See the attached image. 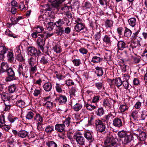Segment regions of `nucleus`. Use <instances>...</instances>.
<instances>
[{
    "label": "nucleus",
    "instance_id": "nucleus-18",
    "mask_svg": "<svg viewBox=\"0 0 147 147\" xmlns=\"http://www.w3.org/2000/svg\"><path fill=\"white\" fill-rule=\"evenodd\" d=\"M93 133L90 132H86L84 134V136L90 142H92L94 138L93 136Z\"/></svg>",
    "mask_w": 147,
    "mask_h": 147
},
{
    "label": "nucleus",
    "instance_id": "nucleus-28",
    "mask_svg": "<svg viewBox=\"0 0 147 147\" xmlns=\"http://www.w3.org/2000/svg\"><path fill=\"white\" fill-rule=\"evenodd\" d=\"M140 140L141 141H144L146 138L147 135L145 132H141L140 134H137Z\"/></svg>",
    "mask_w": 147,
    "mask_h": 147
},
{
    "label": "nucleus",
    "instance_id": "nucleus-58",
    "mask_svg": "<svg viewBox=\"0 0 147 147\" xmlns=\"http://www.w3.org/2000/svg\"><path fill=\"white\" fill-rule=\"evenodd\" d=\"M35 28L36 29V30H35V32H36L38 34L42 32L44 30V28L42 27L38 26H37L36 27H35Z\"/></svg>",
    "mask_w": 147,
    "mask_h": 147
},
{
    "label": "nucleus",
    "instance_id": "nucleus-39",
    "mask_svg": "<svg viewBox=\"0 0 147 147\" xmlns=\"http://www.w3.org/2000/svg\"><path fill=\"white\" fill-rule=\"evenodd\" d=\"M7 118L8 120L11 123L14 122L16 120L18 119V118L17 117H15L10 114L8 115Z\"/></svg>",
    "mask_w": 147,
    "mask_h": 147
},
{
    "label": "nucleus",
    "instance_id": "nucleus-48",
    "mask_svg": "<svg viewBox=\"0 0 147 147\" xmlns=\"http://www.w3.org/2000/svg\"><path fill=\"white\" fill-rule=\"evenodd\" d=\"M64 23L63 19H59L55 23L57 27H62V26Z\"/></svg>",
    "mask_w": 147,
    "mask_h": 147
},
{
    "label": "nucleus",
    "instance_id": "nucleus-8",
    "mask_svg": "<svg viewBox=\"0 0 147 147\" xmlns=\"http://www.w3.org/2000/svg\"><path fill=\"white\" fill-rule=\"evenodd\" d=\"M45 40H46L45 39L41 38L40 37H38V38L37 40V42L38 45V47L42 51L44 49L43 46L45 44Z\"/></svg>",
    "mask_w": 147,
    "mask_h": 147
},
{
    "label": "nucleus",
    "instance_id": "nucleus-44",
    "mask_svg": "<svg viewBox=\"0 0 147 147\" xmlns=\"http://www.w3.org/2000/svg\"><path fill=\"white\" fill-rule=\"evenodd\" d=\"M16 88V84H13L9 86L8 90L9 93H13L15 91Z\"/></svg>",
    "mask_w": 147,
    "mask_h": 147
},
{
    "label": "nucleus",
    "instance_id": "nucleus-22",
    "mask_svg": "<svg viewBox=\"0 0 147 147\" xmlns=\"http://www.w3.org/2000/svg\"><path fill=\"white\" fill-rule=\"evenodd\" d=\"M93 3L92 0H89L85 3L84 8L86 9H90L92 7V4Z\"/></svg>",
    "mask_w": 147,
    "mask_h": 147
},
{
    "label": "nucleus",
    "instance_id": "nucleus-47",
    "mask_svg": "<svg viewBox=\"0 0 147 147\" xmlns=\"http://www.w3.org/2000/svg\"><path fill=\"white\" fill-rule=\"evenodd\" d=\"M146 111L143 110L142 111L141 118L142 120H146L147 121V114L146 113Z\"/></svg>",
    "mask_w": 147,
    "mask_h": 147
},
{
    "label": "nucleus",
    "instance_id": "nucleus-35",
    "mask_svg": "<svg viewBox=\"0 0 147 147\" xmlns=\"http://www.w3.org/2000/svg\"><path fill=\"white\" fill-rule=\"evenodd\" d=\"M54 130V127L52 125H48L45 129V131L47 133H50Z\"/></svg>",
    "mask_w": 147,
    "mask_h": 147
},
{
    "label": "nucleus",
    "instance_id": "nucleus-16",
    "mask_svg": "<svg viewBox=\"0 0 147 147\" xmlns=\"http://www.w3.org/2000/svg\"><path fill=\"white\" fill-rule=\"evenodd\" d=\"M85 28L84 25L82 23L77 24L75 26V29L77 32H80L82 30L84 29Z\"/></svg>",
    "mask_w": 147,
    "mask_h": 147
},
{
    "label": "nucleus",
    "instance_id": "nucleus-19",
    "mask_svg": "<svg viewBox=\"0 0 147 147\" xmlns=\"http://www.w3.org/2000/svg\"><path fill=\"white\" fill-rule=\"evenodd\" d=\"M96 71L95 73L98 77L102 76L103 74V71L102 67L97 66L95 67Z\"/></svg>",
    "mask_w": 147,
    "mask_h": 147
},
{
    "label": "nucleus",
    "instance_id": "nucleus-63",
    "mask_svg": "<svg viewBox=\"0 0 147 147\" xmlns=\"http://www.w3.org/2000/svg\"><path fill=\"white\" fill-rule=\"evenodd\" d=\"M72 62L74 65L76 66H79L80 63V60L79 59H75L72 61Z\"/></svg>",
    "mask_w": 147,
    "mask_h": 147
},
{
    "label": "nucleus",
    "instance_id": "nucleus-13",
    "mask_svg": "<svg viewBox=\"0 0 147 147\" xmlns=\"http://www.w3.org/2000/svg\"><path fill=\"white\" fill-rule=\"evenodd\" d=\"M132 136L131 135H127L123 138L122 140V143L124 145L127 144L131 142L132 140Z\"/></svg>",
    "mask_w": 147,
    "mask_h": 147
},
{
    "label": "nucleus",
    "instance_id": "nucleus-38",
    "mask_svg": "<svg viewBox=\"0 0 147 147\" xmlns=\"http://www.w3.org/2000/svg\"><path fill=\"white\" fill-rule=\"evenodd\" d=\"M82 107L81 104L77 103L74 106L73 108L74 111H78L82 109Z\"/></svg>",
    "mask_w": 147,
    "mask_h": 147
},
{
    "label": "nucleus",
    "instance_id": "nucleus-11",
    "mask_svg": "<svg viewBox=\"0 0 147 147\" xmlns=\"http://www.w3.org/2000/svg\"><path fill=\"white\" fill-rule=\"evenodd\" d=\"M113 124L114 126L119 128L122 126V123L121 119L117 118H115L113 119Z\"/></svg>",
    "mask_w": 147,
    "mask_h": 147
},
{
    "label": "nucleus",
    "instance_id": "nucleus-55",
    "mask_svg": "<svg viewBox=\"0 0 147 147\" xmlns=\"http://www.w3.org/2000/svg\"><path fill=\"white\" fill-rule=\"evenodd\" d=\"M16 59L20 62H23L25 60L21 54H17Z\"/></svg>",
    "mask_w": 147,
    "mask_h": 147
},
{
    "label": "nucleus",
    "instance_id": "nucleus-52",
    "mask_svg": "<svg viewBox=\"0 0 147 147\" xmlns=\"http://www.w3.org/2000/svg\"><path fill=\"white\" fill-rule=\"evenodd\" d=\"M113 24V22L111 20H107L105 22V26L107 28L111 27Z\"/></svg>",
    "mask_w": 147,
    "mask_h": 147
},
{
    "label": "nucleus",
    "instance_id": "nucleus-45",
    "mask_svg": "<svg viewBox=\"0 0 147 147\" xmlns=\"http://www.w3.org/2000/svg\"><path fill=\"white\" fill-rule=\"evenodd\" d=\"M16 104L17 106L20 107H24L25 106V102L22 100L18 101L16 102Z\"/></svg>",
    "mask_w": 147,
    "mask_h": 147
},
{
    "label": "nucleus",
    "instance_id": "nucleus-21",
    "mask_svg": "<svg viewBox=\"0 0 147 147\" xmlns=\"http://www.w3.org/2000/svg\"><path fill=\"white\" fill-rule=\"evenodd\" d=\"M36 57H32L28 59V63L30 66H34L37 64L36 61Z\"/></svg>",
    "mask_w": 147,
    "mask_h": 147
},
{
    "label": "nucleus",
    "instance_id": "nucleus-24",
    "mask_svg": "<svg viewBox=\"0 0 147 147\" xmlns=\"http://www.w3.org/2000/svg\"><path fill=\"white\" fill-rule=\"evenodd\" d=\"M46 145L48 147H57V145L54 141L48 140L46 143Z\"/></svg>",
    "mask_w": 147,
    "mask_h": 147
},
{
    "label": "nucleus",
    "instance_id": "nucleus-6",
    "mask_svg": "<svg viewBox=\"0 0 147 147\" xmlns=\"http://www.w3.org/2000/svg\"><path fill=\"white\" fill-rule=\"evenodd\" d=\"M8 48L5 46H0V59H3L5 58L4 55L8 51Z\"/></svg>",
    "mask_w": 147,
    "mask_h": 147
},
{
    "label": "nucleus",
    "instance_id": "nucleus-40",
    "mask_svg": "<svg viewBox=\"0 0 147 147\" xmlns=\"http://www.w3.org/2000/svg\"><path fill=\"white\" fill-rule=\"evenodd\" d=\"M96 22V21L95 20H91L89 21V25L90 26L92 27L93 29L96 28L97 25Z\"/></svg>",
    "mask_w": 147,
    "mask_h": 147
},
{
    "label": "nucleus",
    "instance_id": "nucleus-50",
    "mask_svg": "<svg viewBox=\"0 0 147 147\" xmlns=\"http://www.w3.org/2000/svg\"><path fill=\"white\" fill-rule=\"evenodd\" d=\"M85 107L87 109L92 111L95 109L96 107L92 105L87 104L85 105Z\"/></svg>",
    "mask_w": 147,
    "mask_h": 147
},
{
    "label": "nucleus",
    "instance_id": "nucleus-2",
    "mask_svg": "<svg viewBox=\"0 0 147 147\" xmlns=\"http://www.w3.org/2000/svg\"><path fill=\"white\" fill-rule=\"evenodd\" d=\"M28 54L33 57H36L37 60L40 58L42 54L39 50H37L34 47H29L28 48Z\"/></svg>",
    "mask_w": 147,
    "mask_h": 147
},
{
    "label": "nucleus",
    "instance_id": "nucleus-1",
    "mask_svg": "<svg viewBox=\"0 0 147 147\" xmlns=\"http://www.w3.org/2000/svg\"><path fill=\"white\" fill-rule=\"evenodd\" d=\"M117 139L111 135L107 137L104 142L105 147H117L119 146Z\"/></svg>",
    "mask_w": 147,
    "mask_h": 147
},
{
    "label": "nucleus",
    "instance_id": "nucleus-56",
    "mask_svg": "<svg viewBox=\"0 0 147 147\" xmlns=\"http://www.w3.org/2000/svg\"><path fill=\"white\" fill-rule=\"evenodd\" d=\"M70 6H66L62 7L61 9L65 13H66L67 12H69V10L70 9H71Z\"/></svg>",
    "mask_w": 147,
    "mask_h": 147
},
{
    "label": "nucleus",
    "instance_id": "nucleus-3",
    "mask_svg": "<svg viewBox=\"0 0 147 147\" xmlns=\"http://www.w3.org/2000/svg\"><path fill=\"white\" fill-rule=\"evenodd\" d=\"M74 139H75L78 144L83 146L85 145V139L82 136L80 133L77 132L74 135Z\"/></svg>",
    "mask_w": 147,
    "mask_h": 147
},
{
    "label": "nucleus",
    "instance_id": "nucleus-10",
    "mask_svg": "<svg viewBox=\"0 0 147 147\" xmlns=\"http://www.w3.org/2000/svg\"><path fill=\"white\" fill-rule=\"evenodd\" d=\"M26 66L24 63H20L19 65L18 71L20 74H23L26 71Z\"/></svg>",
    "mask_w": 147,
    "mask_h": 147
},
{
    "label": "nucleus",
    "instance_id": "nucleus-17",
    "mask_svg": "<svg viewBox=\"0 0 147 147\" xmlns=\"http://www.w3.org/2000/svg\"><path fill=\"white\" fill-rule=\"evenodd\" d=\"M60 104H65L67 100L66 96L62 95H60L57 98Z\"/></svg>",
    "mask_w": 147,
    "mask_h": 147
},
{
    "label": "nucleus",
    "instance_id": "nucleus-62",
    "mask_svg": "<svg viewBox=\"0 0 147 147\" xmlns=\"http://www.w3.org/2000/svg\"><path fill=\"white\" fill-rule=\"evenodd\" d=\"M138 112L136 110H135L132 111L131 113V115L133 118L136 120L137 117V113Z\"/></svg>",
    "mask_w": 147,
    "mask_h": 147
},
{
    "label": "nucleus",
    "instance_id": "nucleus-9",
    "mask_svg": "<svg viewBox=\"0 0 147 147\" xmlns=\"http://www.w3.org/2000/svg\"><path fill=\"white\" fill-rule=\"evenodd\" d=\"M117 51H122L127 47L125 43L123 40L118 41Z\"/></svg>",
    "mask_w": 147,
    "mask_h": 147
},
{
    "label": "nucleus",
    "instance_id": "nucleus-27",
    "mask_svg": "<svg viewBox=\"0 0 147 147\" xmlns=\"http://www.w3.org/2000/svg\"><path fill=\"white\" fill-rule=\"evenodd\" d=\"M71 118L69 116L66 117L65 120L63 121V124H62L64 125L65 127V125L67 127L69 126L71 123Z\"/></svg>",
    "mask_w": 147,
    "mask_h": 147
},
{
    "label": "nucleus",
    "instance_id": "nucleus-41",
    "mask_svg": "<svg viewBox=\"0 0 147 147\" xmlns=\"http://www.w3.org/2000/svg\"><path fill=\"white\" fill-rule=\"evenodd\" d=\"M34 120H36L37 121H39L40 122H42L43 119L42 117L40 116L39 113H36L34 116Z\"/></svg>",
    "mask_w": 147,
    "mask_h": 147
},
{
    "label": "nucleus",
    "instance_id": "nucleus-64",
    "mask_svg": "<svg viewBox=\"0 0 147 147\" xmlns=\"http://www.w3.org/2000/svg\"><path fill=\"white\" fill-rule=\"evenodd\" d=\"M41 92V90L35 89L34 92V95L35 96H37L40 94Z\"/></svg>",
    "mask_w": 147,
    "mask_h": 147
},
{
    "label": "nucleus",
    "instance_id": "nucleus-15",
    "mask_svg": "<svg viewBox=\"0 0 147 147\" xmlns=\"http://www.w3.org/2000/svg\"><path fill=\"white\" fill-rule=\"evenodd\" d=\"M1 97L2 100L5 101V102L10 101V97L9 94L8 93H5V92H3L1 94Z\"/></svg>",
    "mask_w": 147,
    "mask_h": 147
},
{
    "label": "nucleus",
    "instance_id": "nucleus-23",
    "mask_svg": "<svg viewBox=\"0 0 147 147\" xmlns=\"http://www.w3.org/2000/svg\"><path fill=\"white\" fill-rule=\"evenodd\" d=\"M28 133L25 131L22 130L18 132V136L21 138H24L28 136Z\"/></svg>",
    "mask_w": 147,
    "mask_h": 147
},
{
    "label": "nucleus",
    "instance_id": "nucleus-49",
    "mask_svg": "<svg viewBox=\"0 0 147 147\" xmlns=\"http://www.w3.org/2000/svg\"><path fill=\"white\" fill-rule=\"evenodd\" d=\"M7 101H6L4 102L5 107L4 109V111H9L11 105L10 103H8Z\"/></svg>",
    "mask_w": 147,
    "mask_h": 147
},
{
    "label": "nucleus",
    "instance_id": "nucleus-61",
    "mask_svg": "<svg viewBox=\"0 0 147 147\" xmlns=\"http://www.w3.org/2000/svg\"><path fill=\"white\" fill-rule=\"evenodd\" d=\"M95 85L96 88L99 90L101 89L103 87V84L102 82L96 83Z\"/></svg>",
    "mask_w": 147,
    "mask_h": 147
},
{
    "label": "nucleus",
    "instance_id": "nucleus-14",
    "mask_svg": "<svg viewBox=\"0 0 147 147\" xmlns=\"http://www.w3.org/2000/svg\"><path fill=\"white\" fill-rule=\"evenodd\" d=\"M55 128L57 131L61 132L65 130V127L62 124H57L55 125Z\"/></svg>",
    "mask_w": 147,
    "mask_h": 147
},
{
    "label": "nucleus",
    "instance_id": "nucleus-54",
    "mask_svg": "<svg viewBox=\"0 0 147 147\" xmlns=\"http://www.w3.org/2000/svg\"><path fill=\"white\" fill-rule=\"evenodd\" d=\"M118 136L120 138H124L127 135V132L123 130L119 131L118 133Z\"/></svg>",
    "mask_w": 147,
    "mask_h": 147
},
{
    "label": "nucleus",
    "instance_id": "nucleus-37",
    "mask_svg": "<svg viewBox=\"0 0 147 147\" xmlns=\"http://www.w3.org/2000/svg\"><path fill=\"white\" fill-rule=\"evenodd\" d=\"M132 34L131 31L127 28H125L124 36L127 37H129Z\"/></svg>",
    "mask_w": 147,
    "mask_h": 147
},
{
    "label": "nucleus",
    "instance_id": "nucleus-26",
    "mask_svg": "<svg viewBox=\"0 0 147 147\" xmlns=\"http://www.w3.org/2000/svg\"><path fill=\"white\" fill-rule=\"evenodd\" d=\"M7 57L8 58V61L11 63H13V62L14 57L12 52L10 51H8V54L7 55Z\"/></svg>",
    "mask_w": 147,
    "mask_h": 147
},
{
    "label": "nucleus",
    "instance_id": "nucleus-4",
    "mask_svg": "<svg viewBox=\"0 0 147 147\" xmlns=\"http://www.w3.org/2000/svg\"><path fill=\"white\" fill-rule=\"evenodd\" d=\"M95 124L97 131L102 132L105 131L106 128L105 124L102 121L99 120H97L95 121Z\"/></svg>",
    "mask_w": 147,
    "mask_h": 147
},
{
    "label": "nucleus",
    "instance_id": "nucleus-33",
    "mask_svg": "<svg viewBox=\"0 0 147 147\" xmlns=\"http://www.w3.org/2000/svg\"><path fill=\"white\" fill-rule=\"evenodd\" d=\"M53 49L57 53H60L62 51L61 47L58 44L56 45L53 47Z\"/></svg>",
    "mask_w": 147,
    "mask_h": 147
},
{
    "label": "nucleus",
    "instance_id": "nucleus-34",
    "mask_svg": "<svg viewBox=\"0 0 147 147\" xmlns=\"http://www.w3.org/2000/svg\"><path fill=\"white\" fill-rule=\"evenodd\" d=\"M56 30V33L59 36H61L64 32L63 28L62 27H57Z\"/></svg>",
    "mask_w": 147,
    "mask_h": 147
},
{
    "label": "nucleus",
    "instance_id": "nucleus-42",
    "mask_svg": "<svg viewBox=\"0 0 147 147\" xmlns=\"http://www.w3.org/2000/svg\"><path fill=\"white\" fill-rule=\"evenodd\" d=\"M115 82L116 85L117 87H119L122 84L123 82L121 81L120 78H118L114 80Z\"/></svg>",
    "mask_w": 147,
    "mask_h": 147
},
{
    "label": "nucleus",
    "instance_id": "nucleus-25",
    "mask_svg": "<svg viewBox=\"0 0 147 147\" xmlns=\"http://www.w3.org/2000/svg\"><path fill=\"white\" fill-rule=\"evenodd\" d=\"M53 33L50 34L46 32H45L43 34H38V36H40L41 38H43L46 40L47 38L52 36L53 35Z\"/></svg>",
    "mask_w": 147,
    "mask_h": 147
},
{
    "label": "nucleus",
    "instance_id": "nucleus-31",
    "mask_svg": "<svg viewBox=\"0 0 147 147\" xmlns=\"http://www.w3.org/2000/svg\"><path fill=\"white\" fill-rule=\"evenodd\" d=\"M35 113L32 111H29L27 112L26 115V118L28 120L31 119H32L34 118Z\"/></svg>",
    "mask_w": 147,
    "mask_h": 147
},
{
    "label": "nucleus",
    "instance_id": "nucleus-5",
    "mask_svg": "<svg viewBox=\"0 0 147 147\" xmlns=\"http://www.w3.org/2000/svg\"><path fill=\"white\" fill-rule=\"evenodd\" d=\"M5 72L7 73V76L6 78L7 81H10L15 79L16 78L15 73L12 68H9Z\"/></svg>",
    "mask_w": 147,
    "mask_h": 147
},
{
    "label": "nucleus",
    "instance_id": "nucleus-29",
    "mask_svg": "<svg viewBox=\"0 0 147 147\" xmlns=\"http://www.w3.org/2000/svg\"><path fill=\"white\" fill-rule=\"evenodd\" d=\"M102 58L97 56L93 57L91 61L94 63H100L102 61Z\"/></svg>",
    "mask_w": 147,
    "mask_h": 147
},
{
    "label": "nucleus",
    "instance_id": "nucleus-60",
    "mask_svg": "<svg viewBox=\"0 0 147 147\" xmlns=\"http://www.w3.org/2000/svg\"><path fill=\"white\" fill-rule=\"evenodd\" d=\"M65 0H57L56 4H55L54 6L57 8L59 5L62 3L63 2H64Z\"/></svg>",
    "mask_w": 147,
    "mask_h": 147
},
{
    "label": "nucleus",
    "instance_id": "nucleus-46",
    "mask_svg": "<svg viewBox=\"0 0 147 147\" xmlns=\"http://www.w3.org/2000/svg\"><path fill=\"white\" fill-rule=\"evenodd\" d=\"M5 122V116L1 114L0 116V128L3 126Z\"/></svg>",
    "mask_w": 147,
    "mask_h": 147
},
{
    "label": "nucleus",
    "instance_id": "nucleus-36",
    "mask_svg": "<svg viewBox=\"0 0 147 147\" xmlns=\"http://www.w3.org/2000/svg\"><path fill=\"white\" fill-rule=\"evenodd\" d=\"M102 40L103 42L106 44H110L111 43V37L109 35H105Z\"/></svg>",
    "mask_w": 147,
    "mask_h": 147
},
{
    "label": "nucleus",
    "instance_id": "nucleus-30",
    "mask_svg": "<svg viewBox=\"0 0 147 147\" xmlns=\"http://www.w3.org/2000/svg\"><path fill=\"white\" fill-rule=\"evenodd\" d=\"M104 109L102 107L99 108L96 112V114L98 116H101L104 114Z\"/></svg>",
    "mask_w": 147,
    "mask_h": 147
},
{
    "label": "nucleus",
    "instance_id": "nucleus-57",
    "mask_svg": "<svg viewBox=\"0 0 147 147\" xmlns=\"http://www.w3.org/2000/svg\"><path fill=\"white\" fill-rule=\"evenodd\" d=\"M53 103L51 101H48L46 102L44 104V105L47 106V108H51L53 106Z\"/></svg>",
    "mask_w": 147,
    "mask_h": 147
},
{
    "label": "nucleus",
    "instance_id": "nucleus-12",
    "mask_svg": "<svg viewBox=\"0 0 147 147\" xmlns=\"http://www.w3.org/2000/svg\"><path fill=\"white\" fill-rule=\"evenodd\" d=\"M9 66L7 63L3 62L1 64L0 73L5 72L8 69Z\"/></svg>",
    "mask_w": 147,
    "mask_h": 147
},
{
    "label": "nucleus",
    "instance_id": "nucleus-59",
    "mask_svg": "<svg viewBox=\"0 0 147 147\" xmlns=\"http://www.w3.org/2000/svg\"><path fill=\"white\" fill-rule=\"evenodd\" d=\"M61 85H60L59 84H57L55 88L57 91L59 93L61 92L62 90L61 88Z\"/></svg>",
    "mask_w": 147,
    "mask_h": 147
},
{
    "label": "nucleus",
    "instance_id": "nucleus-7",
    "mask_svg": "<svg viewBox=\"0 0 147 147\" xmlns=\"http://www.w3.org/2000/svg\"><path fill=\"white\" fill-rule=\"evenodd\" d=\"M113 100L111 98H105L103 102V105L105 107H108L110 109L112 107Z\"/></svg>",
    "mask_w": 147,
    "mask_h": 147
},
{
    "label": "nucleus",
    "instance_id": "nucleus-43",
    "mask_svg": "<svg viewBox=\"0 0 147 147\" xmlns=\"http://www.w3.org/2000/svg\"><path fill=\"white\" fill-rule=\"evenodd\" d=\"M48 59L46 56L42 57L40 60V63L43 65H45L48 63Z\"/></svg>",
    "mask_w": 147,
    "mask_h": 147
},
{
    "label": "nucleus",
    "instance_id": "nucleus-51",
    "mask_svg": "<svg viewBox=\"0 0 147 147\" xmlns=\"http://www.w3.org/2000/svg\"><path fill=\"white\" fill-rule=\"evenodd\" d=\"M37 64L34 66H30V71L32 73H34L37 70Z\"/></svg>",
    "mask_w": 147,
    "mask_h": 147
},
{
    "label": "nucleus",
    "instance_id": "nucleus-32",
    "mask_svg": "<svg viewBox=\"0 0 147 147\" xmlns=\"http://www.w3.org/2000/svg\"><path fill=\"white\" fill-rule=\"evenodd\" d=\"M129 24L132 27H134L136 23V19L135 18H131L128 20Z\"/></svg>",
    "mask_w": 147,
    "mask_h": 147
},
{
    "label": "nucleus",
    "instance_id": "nucleus-53",
    "mask_svg": "<svg viewBox=\"0 0 147 147\" xmlns=\"http://www.w3.org/2000/svg\"><path fill=\"white\" fill-rule=\"evenodd\" d=\"M129 108V107L126 105H121L119 107V109L121 112H124L125 111L127 110Z\"/></svg>",
    "mask_w": 147,
    "mask_h": 147
},
{
    "label": "nucleus",
    "instance_id": "nucleus-20",
    "mask_svg": "<svg viewBox=\"0 0 147 147\" xmlns=\"http://www.w3.org/2000/svg\"><path fill=\"white\" fill-rule=\"evenodd\" d=\"M43 87L44 90L46 92H49L52 89V84L50 82L45 83Z\"/></svg>",
    "mask_w": 147,
    "mask_h": 147
}]
</instances>
